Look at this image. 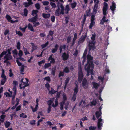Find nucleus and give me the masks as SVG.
I'll use <instances>...</instances> for the list:
<instances>
[{
  "mask_svg": "<svg viewBox=\"0 0 130 130\" xmlns=\"http://www.w3.org/2000/svg\"><path fill=\"white\" fill-rule=\"evenodd\" d=\"M87 62L85 65V69L87 71V75L88 76L90 75V73L91 75V79L92 80L93 78L92 75L93 74V69L94 68L93 64L92 62L93 58L90 55H88L87 56Z\"/></svg>",
  "mask_w": 130,
  "mask_h": 130,
  "instance_id": "1",
  "label": "nucleus"
},
{
  "mask_svg": "<svg viewBox=\"0 0 130 130\" xmlns=\"http://www.w3.org/2000/svg\"><path fill=\"white\" fill-rule=\"evenodd\" d=\"M108 8V4L105 2L104 4V6L103 8V14L104 15L102 18V20H101L100 24H101L103 25L104 24V22H107L108 21V19H106L105 15L106 14V11Z\"/></svg>",
  "mask_w": 130,
  "mask_h": 130,
  "instance_id": "2",
  "label": "nucleus"
},
{
  "mask_svg": "<svg viewBox=\"0 0 130 130\" xmlns=\"http://www.w3.org/2000/svg\"><path fill=\"white\" fill-rule=\"evenodd\" d=\"M55 99L54 98H53L47 101V103L49 105V107L47 110L48 113H50L51 111V105H52V106L55 107H56L58 105V100L57 99H56L55 101V104H54L53 103V102L55 100Z\"/></svg>",
  "mask_w": 130,
  "mask_h": 130,
  "instance_id": "3",
  "label": "nucleus"
},
{
  "mask_svg": "<svg viewBox=\"0 0 130 130\" xmlns=\"http://www.w3.org/2000/svg\"><path fill=\"white\" fill-rule=\"evenodd\" d=\"M57 7L58 8L57 10L56 11L55 14L56 16H59L60 15L62 14H63L64 12V7L63 5L58 2L57 4Z\"/></svg>",
  "mask_w": 130,
  "mask_h": 130,
  "instance_id": "4",
  "label": "nucleus"
},
{
  "mask_svg": "<svg viewBox=\"0 0 130 130\" xmlns=\"http://www.w3.org/2000/svg\"><path fill=\"white\" fill-rule=\"evenodd\" d=\"M95 36L94 35H92V37L91 38V40L90 41L88 42V45L89 47V51L91 50H93L95 48L94 40Z\"/></svg>",
  "mask_w": 130,
  "mask_h": 130,
  "instance_id": "5",
  "label": "nucleus"
},
{
  "mask_svg": "<svg viewBox=\"0 0 130 130\" xmlns=\"http://www.w3.org/2000/svg\"><path fill=\"white\" fill-rule=\"evenodd\" d=\"M78 81L80 83L83 78V75L82 71L81 63H78Z\"/></svg>",
  "mask_w": 130,
  "mask_h": 130,
  "instance_id": "6",
  "label": "nucleus"
},
{
  "mask_svg": "<svg viewBox=\"0 0 130 130\" xmlns=\"http://www.w3.org/2000/svg\"><path fill=\"white\" fill-rule=\"evenodd\" d=\"M13 84L14 86L13 88V90L14 91V93L12 96V103L13 104H14V98L16 93V86L18 85V83L16 81H13Z\"/></svg>",
  "mask_w": 130,
  "mask_h": 130,
  "instance_id": "7",
  "label": "nucleus"
},
{
  "mask_svg": "<svg viewBox=\"0 0 130 130\" xmlns=\"http://www.w3.org/2000/svg\"><path fill=\"white\" fill-rule=\"evenodd\" d=\"M23 80H25L26 82H24L23 83H22L20 84V89L24 88L25 87L27 86V83L28 82V80L26 78L25 79L22 78L21 80V82H23Z\"/></svg>",
  "mask_w": 130,
  "mask_h": 130,
  "instance_id": "8",
  "label": "nucleus"
},
{
  "mask_svg": "<svg viewBox=\"0 0 130 130\" xmlns=\"http://www.w3.org/2000/svg\"><path fill=\"white\" fill-rule=\"evenodd\" d=\"M2 74L1 75V77L2 79L1 80V83L2 85H4L6 80V76L4 74V70L2 69Z\"/></svg>",
  "mask_w": 130,
  "mask_h": 130,
  "instance_id": "9",
  "label": "nucleus"
},
{
  "mask_svg": "<svg viewBox=\"0 0 130 130\" xmlns=\"http://www.w3.org/2000/svg\"><path fill=\"white\" fill-rule=\"evenodd\" d=\"M89 83L88 82L87 80L85 78L82 81V86L85 89H87L88 87Z\"/></svg>",
  "mask_w": 130,
  "mask_h": 130,
  "instance_id": "10",
  "label": "nucleus"
},
{
  "mask_svg": "<svg viewBox=\"0 0 130 130\" xmlns=\"http://www.w3.org/2000/svg\"><path fill=\"white\" fill-rule=\"evenodd\" d=\"M63 101L61 102L60 103V109L61 110L63 109V105L65 103V100H66L67 99V97L66 96V94L64 93L63 94Z\"/></svg>",
  "mask_w": 130,
  "mask_h": 130,
  "instance_id": "11",
  "label": "nucleus"
},
{
  "mask_svg": "<svg viewBox=\"0 0 130 130\" xmlns=\"http://www.w3.org/2000/svg\"><path fill=\"white\" fill-rule=\"evenodd\" d=\"M103 123V122L102 121V120L101 118L98 119V128L99 129H101Z\"/></svg>",
  "mask_w": 130,
  "mask_h": 130,
  "instance_id": "12",
  "label": "nucleus"
},
{
  "mask_svg": "<svg viewBox=\"0 0 130 130\" xmlns=\"http://www.w3.org/2000/svg\"><path fill=\"white\" fill-rule=\"evenodd\" d=\"M112 5L110 6V9L112 10L113 14H114V11L115 10L116 8V4L114 2H112Z\"/></svg>",
  "mask_w": 130,
  "mask_h": 130,
  "instance_id": "13",
  "label": "nucleus"
},
{
  "mask_svg": "<svg viewBox=\"0 0 130 130\" xmlns=\"http://www.w3.org/2000/svg\"><path fill=\"white\" fill-rule=\"evenodd\" d=\"M99 109L100 110L99 111H96L95 113L96 117L97 118H99V117H100L101 116L102 113L101 112V109H102L101 107H100Z\"/></svg>",
  "mask_w": 130,
  "mask_h": 130,
  "instance_id": "14",
  "label": "nucleus"
},
{
  "mask_svg": "<svg viewBox=\"0 0 130 130\" xmlns=\"http://www.w3.org/2000/svg\"><path fill=\"white\" fill-rule=\"evenodd\" d=\"M87 36L86 33L84 36H82L79 39V40L78 41V44L83 43L85 40V38Z\"/></svg>",
  "mask_w": 130,
  "mask_h": 130,
  "instance_id": "15",
  "label": "nucleus"
},
{
  "mask_svg": "<svg viewBox=\"0 0 130 130\" xmlns=\"http://www.w3.org/2000/svg\"><path fill=\"white\" fill-rule=\"evenodd\" d=\"M37 16H35L34 17L28 19V21L30 22L34 23L37 21Z\"/></svg>",
  "mask_w": 130,
  "mask_h": 130,
  "instance_id": "16",
  "label": "nucleus"
},
{
  "mask_svg": "<svg viewBox=\"0 0 130 130\" xmlns=\"http://www.w3.org/2000/svg\"><path fill=\"white\" fill-rule=\"evenodd\" d=\"M93 85L92 88L93 89H97L99 86V84L95 82H93L92 83Z\"/></svg>",
  "mask_w": 130,
  "mask_h": 130,
  "instance_id": "17",
  "label": "nucleus"
},
{
  "mask_svg": "<svg viewBox=\"0 0 130 130\" xmlns=\"http://www.w3.org/2000/svg\"><path fill=\"white\" fill-rule=\"evenodd\" d=\"M77 34L76 33H74L73 38L72 40V45H74L75 43V41L77 39Z\"/></svg>",
  "mask_w": 130,
  "mask_h": 130,
  "instance_id": "18",
  "label": "nucleus"
},
{
  "mask_svg": "<svg viewBox=\"0 0 130 130\" xmlns=\"http://www.w3.org/2000/svg\"><path fill=\"white\" fill-rule=\"evenodd\" d=\"M62 57L63 60H66L68 58V54H66L65 53H64L62 55Z\"/></svg>",
  "mask_w": 130,
  "mask_h": 130,
  "instance_id": "19",
  "label": "nucleus"
},
{
  "mask_svg": "<svg viewBox=\"0 0 130 130\" xmlns=\"http://www.w3.org/2000/svg\"><path fill=\"white\" fill-rule=\"evenodd\" d=\"M70 78L69 77H68L66 78V79L65 82H64V90H65L66 89V88L67 87V85L68 83L69 82V81L70 80Z\"/></svg>",
  "mask_w": 130,
  "mask_h": 130,
  "instance_id": "20",
  "label": "nucleus"
},
{
  "mask_svg": "<svg viewBox=\"0 0 130 130\" xmlns=\"http://www.w3.org/2000/svg\"><path fill=\"white\" fill-rule=\"evenodd\" d=\"M28 28L31 31H34L33 27L32 24L30 23L28 24Z\"/></svg>",
  "mask_w": 130,
  "mask_h": 130,
  "instance_id": "21",
  "label": "nucleus"
},
{
  "mask_svg": "<svg viewBox=\"0 0 130 130\" xmlns=\"http://www.w3.org/2000/svg\"><path fill=\"white\" fill-rule=\"evenodd\" d=\"M23 50L24 52L25 53V55H27L28 54H30V53L28 51L27 49V48H25L24 46L23 47Z\"/></svg>",
  "mask_w": 130,
  "mask_h": 130,
  "instance_id": "22",
  "label": "nucleus"
},
{
  "mask_svg": "<svg viewBox=\"0 0 130 130\" xmlns=\"http://www.w3.org/2000/svg\"><path fill=\"white\" fill-rule=\"evenodd\" d=\"M48 60H51L50 63H54L55 62V60L52 58V55H51L50 56L48 59Z\"/></svg>",
  "mask_w": 130,
  "mask_h": 130,
  "instance_id": "23",
  "label": "nucleus"
},
{
  "mask_svg": "<svg viewBox=\"0 0 130 130\" xmlns=\"http://www.w3.org/2000/svg\"><path fill=\"white\" fill-rule=\"evenodd\" d=\"M13 56L14 58H17V50L16 49L13 50L12 52Z\"/></svg>",
  "mask_w": 130,
  "mask_h": 130,
  "instance_id": "24",
  "label": "nucleus"
},
{
  "mask_svg": "<svg viewBox=\"0 0 130 130\" xmlns=\"http://www.w3.org/2000/svg\"><path fill=\"white\" fill-rule=\"evenodd\" d=\"M95 22L94 21H91V23L89 26V28L90 29H92L93 27L94 26L95 24Z\"/></svg>",
  "mask_w": 130,
  "mask_h": 130,
  "instance_id": "25",
  "label": "nucleus"
},
{
  "mask_svg": "<svg viewBox=\"0 0 130 130\" xmlns=\"http://www.w3.org/2000/svg\"><path fill=\"white\" fill-rule=\"evenodd\" d=\"M50 14L49 13H43L42 14L43 17L45 19L48 18L50 16Z\"/></svg>",
  "mask_w": 130,
  "mask_h": 130,
  "instance_id": "26",
  "label": "nucleus"
},
{
  "mask_svg": "<svg viewBox=\"0 0 130 130\" xmlns=\"http://www.w3.org/2000/svg\"><path fill=\"white\" fill-rule=\"evenodd\" d=\"M98 7V6L94 5V7L93 9V13L95 14L97 12V9Z\"/></svg>",
  "mask_w": 130,
  "mask_h": 130,
  "instance_id": "27",
  "label": "nucleus"
},
{
  "mask_svg": "<svg viewBox=\"0 0 130 130\" xmlns=\"http://www.w3.org/2000/svg\"><path fill=\"white\" fill-rule=\"evenodd\" d=\"M58 47V45L57 44H56L55 46V48L52 50V52L53 53H55V52L57 50Z\"/></svg>",
  "mask_w": 130,
  "mask_h": 130,
  "instance_id": "28",
  "label": "nucleus"
},
{
  "mask_svg": "<svg viewBox=\"0 0 130 130\" xmlns=\"http://www.w3.org/2000/svg\"><path fill=\"white\" fill-rule=\"evenodd\" d=\"M70 10V9L69 8V6L68 5H66V6L64 11L65 13H68V12Z\"/></svg>",
  "mask_w": 130,
  "mask_h": 130,
  "instance_id": "29",
  "label": "nucleus"
},
{
  "mask_svg": "<svg viewBox=\"0 0 130 130\" xmlns=\"http://www.w3.org/2000/svg\"><path fill=\"white\" fill-rule=\"evenodd\" d=\"M6 17L8 21L11 23V21L12 20H11V17L9 15H7L6 16Z\"/></svg>",
  "mask_w": 130,
  "mask_h": 130,
  "instance_id": "30",
  "label": "nucleus"
},
{
  "mask_svg": "<svg viewBox=\"0 0 130 130\" xmlns=\"http://www.w3.org/2000/svg\"><path fill=\"white\" fill-rule=\"evenodd\" d=\"M74 94L76 95L78 91V86L75 87L74 89Z\"/></svg>",
  "mask_w": 130,
  "mask_h": 130,
  "instance_id": "31",
  "label": "nucleus"
},
{
  "mask_svg": "<svg viewBox=\"0 0 130 130\" xmlns=\"http://www.w3.org/2000/svg\"><path fill=\"white\" fill-rule=\"evenodd\" d=\"M48 90H49L50 93L52 94H54L56 92L55 91L54 89L52 88H50L49 89H48Z\"/></svg>",
  "mask_w": 130,
  "mask_h": 130,
  "instance_id": "32",
  "label": "nucleus"
},
{
  "mask_svg": "<svg viewBox=\"0 0 130 130\" xmlns=\"http://www.w3.org/2000/svg\"><path fill=\"white\" fill-rule=\"evenodd\" d=\"M77 3L75 2H74L73 3H72L71 4V7L73 9L75 7Z\"/></svg>",
  "mask_w": 130,
  "mask_h": 130,
  "instance_id": "33",
  "label": "nucleus"
},
{
  "mask_svg": "<svg viewBox=\"0 0 130 130\" xmlns=\"http://www.w3.org/2000/svg\"><path fill=\"white\" fill-rule=\"evenodd\" d=\"M98 79L101 81L102 82V83L103 84L104 78V77H102L101 76H99L98 77Z\"/></svg>",
  "mask_w": 130,
  "mask_h": 130,
  "instance_id": "34",
  "label": "nucleus"
},
{
  "mask_svg": "<svg viewBox=\"0 0 130 130\" xmlns=\"http://www.w3.org/2000/svg\"><path fill=\"white\" fill-rule=\"evenodd\" d=\"M66 47V46L65 45H63L61 46L60 47V52L61 53L62 51V50L63 48L64 50Z\"/></svg>",
  "mask_w": 130,
  "mask_h": 130,
  "instance_id": "35",
  "label": "nucleus"
},
{
  "mask_svg": "<svg viewBox=\"0 0 130 130\" xmlns=\"http://www.w3.org/2000/svg\"><path fill=\"white\" fill-rule=\"evenodd\" d=\"M12 94V92H10V93H9L8 92H6L5 93V95L7 97H9L11 96Z\"/></svg>",
  "mask_w": 130,
  "mask_h": 130,
  "instance_id": "36",
  "label": "nucleus"
},
{
  "mask_svg": "<svg viewBox=\"0 0 130 130\" xmlns=\"http://www.w3.org/2000/svg\"><path fill=\"white\" fill-rule=\"evenodd\" d=\"M10 123L9 122L7 121L5 123V127L6 128L8 127L10 125Z\"/></svg>",
  "mask_w": 130,
  "mask_h": 130,
  "instance_id": "37",
  "label": "nucleus"
},
{
  "mask_svg": "<svg viewBox=\"0 0 130 130\" xmlns=\"http://www.w3.org/2000/svg\"><path fill=\"white\" fill-rule=\"evenodd\" d=\"M20 117L23 118H26L27 116L25 113H22L20 115Z\"/></svg>",
  "mask_w": 130,
  "mask_h": 130,
  "instance_id": "38",
  "label": "nucleus"
},
{
  "mask_svg": "<svg viewBox=\"0 0 130 130\" xmlns=\"http://www.w3.org/2000/svg\"><path fill=\"white\" fill-rule=\"evenodd\" d=\"M91 106H92L93 105H95L96 103V102L95 100H93L92 102H91Z\"/></svg>",
  "mask_w": 130,
  "mask_h": 130,
  "instance_id": "39",
  "label": "nucleus"
},
{
  "mask_svg": "<svg viewBox=\"0 0 130 130\" xmlns=\"http://www.w3.org/2000/svg\"><path fill=\"white\" fill-rule=\"evenodd\" d=\"M104 71L105 72L107 73H110V71L108 69V67L106 66L104 69Z\"/></svg>",
  "mask_w": 130,
  "mask_h": 130,
  "instance_id": "40",
  "label": "nucleus"
},
{
  "mask_svg": "<svg viewBox=\"0 0 130 130\" xmlns=\"http://www.w3.org/2000/svg\"><path fill=\"white\" fill-rule=\"evenodd\" d=\"M38 12V11L37 10H33L32 12V14L33 16H37L36 14Z\"/></svg>",
  "mask_w": 130,
  "mask_h": 130,
  "instance_id": "41",
  "label": "nucleus"
},
{
  "mask_svg": "<svg viewBox=\"0 0 130 130\" xmlns=\"http://www.w3.org/2000/svg\"><path fill=\"white\" fill-rule=\"evenodd\" d=\"M20 45L21 43L19 41L17 42V47L18 50H20Z\"/></svg>",
  "mask_w": 130,
  "mask_h": 130,
  "instance_id": "42",
  "label": "nucleus"
},
{
  "mask_svg": "<svg viewBox=\"0 0 130 130\" xmlns=\"http://www.w3.org/2000/svg\"><path fill=\"white\" fill-rule=\"evenodd\" d=\"M48 44V42H47L45 44H42L41 45V47L42 48H44Z\"/></svg>",
  "mask_w": 130,
  "mask_h": 130,
  "instance_id": "43",
  "label": "nucleus"
},
{
  "mask_svg": "<svg viewBox=\"0 0 130 130\" xmlns=\"http://www.w3.org/2000/svg\"><path fill=\"white\" fill-rule=\"evenodd\" d=\"M24 65H22L21 66V68H20V71L21 73V74H24V73H23L24 71Z\"/></svg>",
  "mask_w": 130,
  "mask_h": 130,
  "instance_id": "44",
  "label": "nucleus"
},
{
  "mask_svg": "<svg viewBox=\"0 0 130 130\" xmlns=\"http://www.w3.org/2000/svg\"><path fill=\"white\" fill-rule=\"evenodd\" d=\"M76 98V95L73 94V96L71 99V101H75Z\"/></svg>",
  "mask_w": 130,
  "mask_h": 130,
  "instance_id": "45",
  "label": "nucleus"
},
{
  "mask_svg": "<svg viewBox=\"0 0 130 130\" xmlns=\"http://www.w3.org/2000/svg\"><path fill=\"white\" fill-rule=\"evenodd\" d=\"M32 46V49L34 50H36L37 48V46L34 45V43H31Z\"/></svg>",
  "mask_w": 130,
  "mask_h": 130,
  "instance_id": "46",
  "label": "nucleus"
},
{
  "mask_svg": "<svg viewBox=\"0 0 130 130\" xmlns=\"http://www.w3.org/2000/svg\"><path fill=\"white\" fill-rule=\"evenodd\" d=\"M95 14H92L91 16V21H94L95 20Z\"/></svg>",
  "mask_w": 130,
  "mask_h": 130,
  "instance_id": "47",
  "label": "nucleus"
},
{
  "mask_svg": "<svg viewBox=\"0 0 130 130\" xmlns=\"http://www.w3.org/2000/svg\"><path fill=\"white\" fill-rule=\"evenodd\" d=\"M23 55V52L22 51L20 50L19 51V53H18V55L20 57L22 56Z\"/></svg>",
  "mask_w": 130,
  "mask_h": 130,
  "instance_id": "48",
  "label": "nucleus"
},
{
  "mask_svg": "<svg viewBox=\"0 0 130 130\" xmlns=\"http://www.w3.org/2000/svg\"><path fill=\"white\" fill-rule=\"evenodd\" d=\"M95 3V5L98 6V4L99 3V0H93Z\"/></svg>",
  "mask_w": 130,
  "mask_h": 130,
  "instance_id": "49",
  "label": "nucleus"
},
{
  "mask_svg": "<svg viewBox=\"0 0 130 130\" xmlns=\"http://www.w3.org/2000/svg\"><path fill=\"white\" fill-rule=\"evenodd\" d=\"M51 63H47L45 64L44 65V67L45 69L47 68L48 67L50 66Z\"/></svg>",
  "mask_w": 130,
  "mask_h": 130,
  "instance_id": "50",
  "label": "nucleus"
},
{
  "mask_svg": "<svg viewBox=\"0 0 130 130\" xmlns=\"http://www.w3.org/2000/svg\"><path fill=\"white\" fill-rule=\"evenodd\" d=\"M69 104V102L68 101L66 102L65 104V106L64 108L65 109L67 110L68 108V106Z\"/></svg>",
  "mask_w": 130,
  "mask_h": 130,
  "instance_id": "51",
  "label": "nucleus"
},
{
  "mask_svg": "<svg viewBox=\"0 0 130 130\" xmlns=\"http://www.w3.org/2000/svg\"><path fill=\"white\" fill-rule=\"evenodd\" d=\"M44 80H46V81H48L49 82H50L51 80V79H50V78L49 76H47V77H45L44 78Z\"/></svg>",
  "mask_w": 130,
  "mask_h": 130,
  "instance_id": "52",
  "label": "nucleus"
},
{
  "mask_svg": "<svg viewBox=\"0 0 130 130\" xmlns=\"http://www.w3.org/2000/svg\"><path fill=\"white\" fill-rule=\"evenodd\" d=\"M42 3L44 5L47 6L49 4V2L48 1H43L42 2Z\"/></svg>",
  "mask_w": 130,
  "mask_h": 130,
  "instance_id": "53",
  "label": "nucleus"
},
{
  "mask_svg": "<svg viewBox=\"0 0 130 130\" xmlns=\"http://www.w3.org/2000/svg\"><path fill=\"white\" fill-rule=\"evenodd\" d=\"M96 128V127L91 126L89 127V129L90 130H94Z\"/></svg>",
  "mask_w": 130,
  "mask_h": 130,
  "instance_id": "54",
  "label": "nucleus"
},
{
  "mask_svg": "<svg viewBox=\"0 0 130 130\" xmlns=\"http://www.w3.org/2000/svg\"><path fill=\"white\" fill-rule=\"evenodd\" d=\"M71 36H68L67 38V42L68 43H69L71 41Z\"/></svg>",
  "mask_w": 130,
  "mask_h": 130,
  "instance_id": "55",
  "label": "nucleus"
},
{
  "mask_svg": "<svg viewBox=\"0 0 130 130\" xmlns=\"http://www.w3.org/2000/svg\"><path fill=\"white\" fill-rule=\"evenodd\" d=\"M78 54V51H77V50H76L75 51L74 53L73 54V55H74V56L76 57L77 56Z\"/></svg>",
  "mask_w": 130,
  "mask_h": 130,
  "instance_id": "56",
  "label": "nucleus"
},
{
  "mask_svg": "<svg viewBox=\"0 0 130 130\" xmlns=\"http://www.w3.org/2000/svg\"><path fill=\"white\" fill-rule=\"evenodd\" d=\"M34 26L36 27L38 26L39 24V23L38 22H35L33 23Z\"/></svg>",
  "mask_w": 130,
  "mask_h": 130,
  "instance_id": "57",
  "label": "nucleus"
},
{
  "mask_svg": "<svg viewBox=\"0 0 130 130\" xmlns=\"http://www.w3.org/2000/svg\"><path fill=\"white\" fill-rule=\"evenodd\" d=\"M35 6L37 9H39L40 8V5L38 3H37L35 4Z\"/></svg>",
  "mask_w": 130,
  "mask_h": 130,
  "instance_id": "58",
  "label": "nucleus"
},
{
  "mask_svg": "<svg viewBox=\"0 0 130 130\" xmlns=\"http://www.w3.org/2000/svg\"><path fill=\"white\" fill-rule=\"evenodd\" d=\"M16 34H18L19 36H21L23 34L20 31H16Z\"/></svg>",
  "mask_w": 130,
  "mask_h": 130,
  "instance_id": "59",
  "label": "nucleus"
},
{
  "mask_svg": "<svg viewBox=\"0 0 130 130\" xmlns=\"http://www.w3.org/2000/svg\"><path fill=\"white\" fill-rule=\"evenodd\" d=\"M20 100L18 98H17L16 99L15 102L16 103V106H17L19 104V101Z\"/></svg>",
  "mask_w": 130,
  "mask_h": 130,
  "instance_id": "60",
  "label": "nucleus"
},
{
  "mask_svg": "<svg viewBox=\"0 0 130 130\" xmlns=\"http://www.w3.org/2000/svg\"><path fill=\"white\" fill-rule=\"evenodd\" d=\"M45 62V60H43L42 61L39 62H38V64L39 66H40L41 64L44 63Z\"/></svg>",
  "mask_w": 130,
  "mask_h": 130,
  "instance_id": "61",
  "label": "nucleus"
},
{
  "mask_svg": "<svg viewBox=\"0 0 130 130\" xmlns=\"http://www.w3.org/2000/svg\"><path fill=\"white\" fill-rule=\"evenodd\" d=\"M28 104V102L26 101H23V105L24 106H25L26 105Z\"/></svg>",
  "mask_w": 130,
  "mask_h": 130,
  "instance_id": "62",
  "label": "nucleus"
},
{
  "mask_svg": "<svg viewBox=\"0 0 130 130\" xmlns=\"http://www.w3.org/2000/svg\"><path fill=\"white\" fill-rule=\"evenodd\" d=\"M28 11L26 9H25L24 10V15L26 16L27 15Z\"/></svg>",
  "mask_w": 130,
  "mask_h": 130,
  "instance_id": "63",
  "label": "nucleus"
},
{
  "mask_svg": "<svg viewBox=\"0 0 130 130\" xmlns=\"http://www.w3.org/2000/svg\"><path fill=\"white\" fill-rule=\"evenodd\" d=\"M50 5H51L52 7L55 8L56 7V5L55 3L51 2L50 3Z\"/></svg>",
  "mask_w": 130,
  "mask_h": 130,
  "instance_id": "64",
  "label": "nucleus"
}]
</instances>
